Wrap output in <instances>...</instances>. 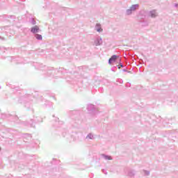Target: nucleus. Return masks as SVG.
I'll use <instances>...</instances> for the list:
<instances>
[{
	"label": "nucleus",
	"instance_id": "nucleus-3",
	"mask_svg": "<svg viewBox=\"0 0 178 178\" xmlns=\"http://www.w3.org/2000/svg\"><path fill=\"white\" fill-rule=\"evenodd\" d=\"M31 31L33 33H38V31H40V28L38 26H35L31 29Z\"/></svg>",
	"mask_w": 178,
	"mask_h": 178
},
{
	"label": "nucleus",
	"instance_id": "nucleus-6",
	"mask_svg": "<svg viewBox=\"0 0 178 178\" xmlns=\"http://www.w3.org/2000/svg\"><path fill=\"white\" fill-rule=\"evenodd\" d=\"M97 31H98L99 33H101V31H102V29L98 28V29H97Z\"/></svg>",
	"mask_w": 178,
	"mask_h": 178
},
{
	"label": "nucleus",
	"instance_id": "nucleus-5",
	"mask_svg": "<svg viewBox=\"0 0 178 178\" xmlns=\"http://www.w3.org/2000/svg\"><path fill=\"white\" fill-rule=\"evenodd\" d=\"M35 38H36L37 40H42V35H40V34H36V35H35Z\"/></svg>",
	"mask_w": 178,
	"mask_h": 178
},
{
	"label": "nucleus",
	"instance_id": "nucleus-1",
	"mask_svg": "<svg viewBox=\"0 0 178 178\" xmlns=\"http://www.w3.org/2000/svg\"><path fill=\"white\" fill-rule=\"evenodd\" d=\"M137 9H138V4L133 5L131 7V8L127 11V15H131V11L136 10Z\"/></svg>",
	"mask_w": 178,
	"mask_h": 178
},
{
	"label": "nucleus",
	"instance_id": "nucleus-7",
	"mask_svg": "<svg viewBox=\"0 0 178 178\" xmlns=\"http://www.w3.org/2000/svg\"><path fill=\"white\" fill-rule=\"evenodd\" d=\"M97 27H99V24H97Z\"/></svg>",
	"mask_w": 178,
	"mask_h": 178
},
{
	"label": "nucleus",
	"instance_id": "nucleus-2",
	"mask_svg": "<svg viewBox=\"0 0 178 178\" xmlns=\"http://www.w3.org/2000/svg\"><path fill=\"white\" fill-rule=\"evenodd\" d=\"M119 59V56H116V55H113L111 56V58L108 60V63L110 65H112V63H113L114 62H116V60Z\"/></svg>",
	"mask_w": 178,
	"mask_h": 178
},
{
	"label": "nucleus",
	"instance_id": "nucleus-4",
	"mask_svg": "<svg viewBox=\"0 0 178 178\" xmlns=\"http://www.w3.org/2000/svg\"><path fill=\"white\" fill-rule=\"evenodd\" d=\"M150 16H151V17H156V16H157L156 12H155V10L151 11Z\"/></svg>",
	"mask_w": 178,
	"mask_h": 178
}]
</instances>
